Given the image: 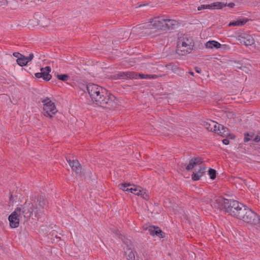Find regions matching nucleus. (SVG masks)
Wrapping results in <instances>:
<instances>
[{"instance_id":"obj_1","label":"nucleus","mask_w":260,"mask_h":260,"mask_svg":"<svg viewBox=\"0 0 260 260\" xmlns=\"http://www.w3.org/2000/svg\"><path fill=\"white\" fill-rule=\"evenodd\" d=\"M86 88L91 101L95 105L110 110L114 109L119 105L116 97L103 87L94 84H89Z\"/></svg>"},{"instance_id":"obj_2","label":"nucleus","mask_w":260,"mask_h":260,"mask_svg":"<svg viewBox=\"0 0 260 260\" xmlns=\"http://www.w3.org/2000/svg\"><path fill=\"white\" fill-rule=\"evenodd\" d=\"M165 18L158 16L150 20L149 22L139 24L133 27L134 32H143L145 34H152L159 31H165Z\"/></svg>"},{"instance_id":"obj_3","label":"nucleus","mask_w":260,"mask_h":260,"mask_svg":"<svg viewBox=\"0 0 260 260\" xmlns=\"http://www.w3.org/2000/svg\"><path fill=\"white\" fill-rule=\"evenodd\" d=\"M46 201L42 197H40L34 203L25 202L22 207L23 213L25 218H30L32 215L38 219L43 215L44 209L46 206Z\"/></svg>"},{"instance_id":"obj_4","label":"nucleus","mask_w":260,"mask_h":260,"mask_svg":"<svg viewBox=\"0 0 260 260\" xmlns=\"http://www.w3.org/2000/svg\"><path fill=\"white\" fill-rule=\"evenodd\" d=\"M193 46L192 39L187 35H182L178 39L176 52L180 55H185L191 52Z\"/></svg>"},{"instance_id":"obj_5","label":"nucleus","mask_w":260,"mask_h":260,"mask_svg":"<svg viewBox=\"0 0 260 260\" xmlns=\"http://www.w3.org/2000/svg\"><path fill=\"white\" fill-rule=\"evenodd\" d=\"M238 218L246 223L253 225L259 224L260 226V217L256 213L245 206L241 210Z\"/></svg>"},{"instance_id":"obj_6","label":"nucleus","mask_w":260,"mask_h":260,"mask_svg":"<svg viewBox=\"0 0 260 260\" xmlns=\"http://www.w3.org/2000/svg\"><path fill=\"white\" fill-rule=\"evenodd\" d=\"M22 207H17L15 211L9 216V220L10 221V225L12 228L18 227L20 220H23L25 222L28 220L29 218H25L24 214L23 213Z\"/></svg>"},{"instance_id":"obj_7","label":"nucleus","mask_w":260,"mask_h":260,"mask_svg":"<svg viewBox=\"0 0 260 260\" xmlns=\"http://www.w3.org/2000/svg\"><path fill=\"white\" fill-rule=\"evenodd\" d=\"M41 101L43 103V115L49 119H52L58 111L55 103L48 98L42 99Z\"/></svg>"},{"instance_id":"obj_8","label":"nucleus","mask_w":260,"mask_h":260,"mask_svg":"<svg viewBox=\"0 0 260 260\" xmlns=\"http://www.w3.org/2000/svg\"><path fill=\"white\" fill-rule=\"evenodd\" d=\"M244 207L243 204L236 200H229L225 211L238 218Z\"/></svg>"},{"instance_id":"obj_9","label":"nucleus","mask_w":260,"mask_h":260,"mask_svg":"<svg viewBox=\"0 0 260 260\" xmlns=\"http://www.w3.org/2000/svg\"><path fill=\"white\" fill-rule=\"evenodd\" d=\"M117 76L119 79H138V77L141 79H156L158 77L156 75L137 74L134 72H122L118 74Z\"/></svg>"},{"instance_id":"obj_10","label":"nucleus","mask_w":260,"mask_h":260,"mask_svg":"<svg viewBox=\"0 0 260 260\" xmlns=\"http://www.w3.org/2000/svg\"><path fill=\"white\" fill-rule=\"evenodd\" d=\"M115 235L119 236V238L123 241V248L124 252L128 260H135V252L133 251V246L131 241L128 239L123 240L121 235H119L117 232H115Z\"/></svg>"},{"instance_id":"obj_11","label":"nucleus","mask_w":260,"mask_h":260,"mask_svg":"<svg viewBox=\"0 0 260 260\" xmlns=\"http://www.w3.org/2000/svg\"><path fill=\"white\" fill-rule=\"evenodd\" d=\"M228 199H225L222 197H216L211 201V205L220 210L225 209L227 204H228Z\"/></svg>"},{"instance_id":"obj_12","label":"nucleus","mask_w":260,"mask_h":260,"mask_svg":"<svg viewBox=\"0 0 260 260\" xmlns=\"http://www.w3.org/2000/svg\"><path fill=\"white\" fill-rule=\"evenodd\" d=\"M237 40L241 44L246 46H252L254 44L255 40L250 35L246 33H241L238 35Z\"/></svg>"},{"instance_id":"obj_13","label":"nucleus","mask_w":260,"mask_h":260,"mask_svg":"<svg viewBox=\"0 0 260 260\" xmlns=\"http://www.w3.org/2000/svg\"><path fill=\"white\" fill-rule=\"evenodd\" d=\"M51 69L50 67H46L40 69V72L35 74V76L37 78H42L44 80L48 81L51 78L52 76L50 74Z\"/></svg>"},{"instance_id":"obj_14","label":"nucleus","mask_w":260,"mask_h":260,"mask_svg":"<svg viewBox=\"0 0 260 260\" xmlns=\"http://www.w3.org/2000/svg\"><path fill=\"white\" fill-rule=\"evenodd\" d=\"M144 230L148 231L150 235L152 236H156L159 238H164L165 237V233L158 226L151 225L145 228Z\"/></svg>"},{"instance_id":"obj_15","label":"nucleus","mask_w":260,"mask_h":260,"mask_svg":"<svg viewBox=\"0 0 260 260\" xmlns=\"http://www.w3.org/2000/svg\"><path fill=\"white\" fill-rule=\"evenodd\" d=\"M216 130L217 131H215V133H216L223 137H228L231 139H234L235 138V136L233 134H230L228 128L222 125L219 124Z\"/></svg>"},{"instance_id":"obj_16","label":"nucleus","mask_w":260,"mask_h":260,"mask_svg":"<svg viewBox=\"0 0 260 260\" xmlns=\"http://www.w3.org/2000/svg\"><path fill=\"white\" fill-rule=\"evenodd\" d=\"M165 31L173 30L176 28L179 22L176 20L169 18H165Z\"/></svg>"},{"instance_id":"obj_17","label":"nucleus","mask_w":260,"mask_h":260,"mask_svg":"<svg viewBox=\"0 0 260 260\" xmlns=\"http://www.w3.org/2000/svg\"><path fill=\"white\" fill-rule=\"evenodd\" d=\"M203 162L202 158L200 157H193L189 161V164L185 168V169L189 171L192 170L195 167L201 165Z\"/></svg>"},{"instance_id":"obj_18","label":"nucleus","mask_w":260,"mask_h":260,"mask_svg":"<svg viewBox=\"0 0 260 260\" xmlns=\"http://www.w3.org/2000/svg\"><path fill=\"white\" fill-rule=\"evenodd\" d=\"M202 125L208 131L215 132L219 124L211 120H207L203 121Z\"/></svg>"},{"instance_id":"obj_19","label":"nucleus","mask_w":260,"mask_h":260,"mask_svg":"<svg viewBox=\"0 0 260 260\" xmlns=\"http://www.w3.org/2000/svg\"><path fill=\"white\" fill-rule=\"evenodd\" d=\"M68 162L73 171H74L77 174H79L81 172V168L80 165L77 160H70Z\"/></svg>"},{"instance_id":"obj_20","label":"nucleus","mask_w":260,"mask_h":260,"mask_svg":"<svg viewBox=\"0 0 260 260\" xmlns=\"http://www.w3.org/2000/svg\"><path fill=\"white\" fill-rule=\"evenodd\" d=\"M205 171L206 169L205 167H200L199 169L197 172H193V174L191 175L192 179L194 181L199 180L205 173Z\"/></svg>"},{"instance_id":"obj_21","label":"nucleus","mask_w":260,"mask_h":260,"mask_svg":"<svg viewBox=\"0 0 260 260\" xmlns=\"http://www.w3.org/2000/svg\"><path fill=\"white\" fill-rule=\"evenodd\" d=\"M205 46L207 48L212 49L215 48L218 49L221 47V44L215 41H209L206 43Z\"/></svg>"},{"instance_id":"obj_22","label":"nucleus","mask_w":260,"mask_h":260,"mask_svg":"<svg viewBox=\"0 0 260 260\" xmlns=\"http://www.w3.org/2000/svg\"><path fill=\"white\" fill-rule=\"evenodd\" d=\"M148 211L152 215L153 214H159L160 212V209H159L158 205L155 203L152 208L150 209L148 208Z\"/></svg>"},{"instance_id":"obj_23","label":"nucleus","mask_w":260,"mask_h":260,"mask_svg":"<svg viewBox=\"0 0 260 260\" xmlns=\"http://www.w3.org/2000/svg\"><path fill=\"white\" fill-rule=\"evenodd\" d=\"M130 191L137 196H140L141 192V187L140 186H136L135 185L132 184V186L130 187Z\"/></svg>"},{"instance_id":"obj_24","label":"nucleus","mask_w":260,"mask_h":260,"mask_svg":"<svg viewBox=\"0 0 260 260\" xmlns=\"http://www.w3.org/2000/svg\"><path fill=\"white\" fill-rule=\"evenodd\" d=\"M16 61L20 66L23 67L26 66L27 63L25 56L23 55H21L20 57L17 59Z\"/></svg>"},{"instance_id":"obj_25","label":"nucleus","mask_w":260,"mask_h":260,"mask_svg":"<svg viewBox=\"0 0 260 260\" xmlns=\"http://www.w3.org/2000/svg\"><path fill=\"white\" fill-rule=\"evenodd\" d=\"M247 22L246 20H236L233 22H231L229 23L230 26H242Z\"/></svg>"},{"instance_id":"obj_26","label":"nucleus","mask_w":260,"mask_h":260,"mask_svg":"<svg viewBox=\"0 0 260 260\" xmlns=\"http://www.w3.org/2000/svg\"><path fill=\"white\" fill-rule=\"evenodd\" d=\"M131 186H132V184L126 183H121L119 185L120 189L124 191H130L129 189Z\"/></svg>"},{"instance_id":"obj_27","label":"nucleus","mask_w":260,"mask_h":260,"mask_svg":"<svg viewBox=\"0 0 260 260\" xmlns=\"http://www.w3.org/2000/svg\"><path fill=\"white\" fill-rule=\"evenodd\" d=\"M210 5L212 6V8L211 9H221L224 7H225L226 6V4H224L221 2H216Z\"/></svg>"},{"instance_id":"obj_28","label":"nucleus","mask_w":260,"mask_h":260,"mask_svg":"<svg viewBox=\"0 0 260 260\" xmlns=\"http://www.w3.org/2000/svg\"><path fill=\"white\" fill-rule=\"evenodd\" d=\"M56 77L58 80L62 81H66L69 79V76L67 74L57 75Z\"/></svg>"},{"instance_id":"obj_29","label":"nucleus","mask_w":260,"mask_h":260,"mask_svg":"<svg viewBox=\"0 0 260 260\" xmlns=\"http://www.w3.org/2000/svg\"><path fill=\"white\" fill-rule=\"evenodd\" d=\"M208 174L211 179H214L216 177V172L213 169H210L208 171Z\"/></svg>"},{"instance_id":"obj_30","label":"nucleus","mask_w":260,"mask_h":260,"mask_svg":"<svg viewBox=\"0 0 260 260\" xmlns=\"http://www.w3.org/2000/svg\"><path fill=\"white\" fill-rule=\"evenodd\" d=\"M253 137V136L252 135H250L248 133L245 134V135H244V142H247L252 140Z\"/></svg>"},{"instance_id":"obj_31","label":"nucleus","mask_w":260,"mask_h":260,"mask_svg":"<svg viewBox=\"0 0 260 260\" xmlns=\"http://www.w3.org/2000/svg\"><path fill=\"white\" fill-rule=\"evenodd\" d=\"M140 196H141V197L145 200H148L149 199V195L145 191L143 190L141 191Z\"/></svg>"},{"instance_id":"obj_32","label":"nucleus","mask_w":260,"mask_h":260,"mask_svg":"<svg viewBox=\"0 0 260 260\" xmlns=\"http://www.w3.org/2000/svg\"><path fill=\"white\" fill-rule=\"evenodd\" d=\"M211 8H212V6L210 5H203L199 7L198 10L200 11L205 9H211Z\"/></svg>"},{"instance_id":"obj_33","label":"nucleus","mask_w":260,"mask_h":260,"mask_svg":"<svg viewBox=\"0 0 260 260\" xmlns=\"http://www.w3.org/2000/svg\"><path fill=\"white\" fill-rule=\"evenodd\" d=\"M34 57V54L32 53H30L28 56L25 57V58L27 60V62L28 63L29 61H31Z\"/></svg>"},{"instance_id":"obj_34","label":"nucleus","mask_w":260,"mask_h":260,"mask_svg":"<svg viewBox=\"0 0 260 260\" xmlns=\"http://www.w3.org/2000/svg\"><path fill=\"white\" fill-rule=\"evenodd\" d=\"M228 138L224 139L222 140V142L224 145H228L229 144V139H230V138L227 137Z\"/></svg>"},{"instance_id":"obj_35","label":"nucleus","mask_w":260,"mask_h":260,"mask_svg":"<svg viewBox=\"0 0 260 260\" xmlns=\"http://www.w3.org/2000/svg\"><path fill=\"white\" fill-rule=\"evenodd\" d=\"M13 55L14 56L17 57V58H18V57H20L21 55H22V54L19 53V52H14L13 53Z\"/></svg>"},{"instance_id":"obj_36","label":"nucleus","mask_w":260,"mask_h":260,"mask_svg":"<svg viewBox=\"0 0 260 260\" xmlns=\"http://www.w3.org/2000/svg\"><path fill=\"white\" fill-rule=\"evenodd\" d=\"M253 141L256 142H259L260 141V136H256L255 137H254L253 138Z\"/></svg>"},{"instance_id":"obj_37","label":"nucleus","mask_w":260,"mask_h":260,"mask_svg":"<svg viewBox=\"0 0 260 260\" xmlns=\"http://www.w3.org/2000/svg\"><path fill=\"white\" fill-rule=\"evenodd\" d=\"M235 4L234 3H230L226 6L230 8H233L235 6Z\"/></svg>"},{"instance_id":"obj_38","label":"nucleus","mask_w":260,"mask_h":260,"mask_svg":"<svg viewBox=\"0 0 260 260\" xmlns=\"http://www.w3.org/2000/svg\"><path fill=\"white\" fill-rule=\"evenodd\" d=\"M195 70L198 73H200L201 72V70L200 68H198V67H196L195 68Z\"/></svg>"},{"instance_id":"obj_39","label":"nucleus","mask_w":260,"mask_h":260,"mask_svg":"<svg viewBox=\"0 0 260 260\" xmlns=\"http://www.w3.org/2000/svg\"><path fill=\"white\" fill-rule=\"evenodd\" d=\"M189 73L191 75H192V76H193V75H194V73H193V72H192V71H189Z\"/></svg>"},{"instance_id":"obj_40","label":"nucleus","mask_w":260,"mask_h":260,"mask_svg":"<svg viewBox=\"0 0 260 260\" xmlns=\"http://www.w3.org/2000/svg\"><path fill=\"white\" fill-rule=\"evenodd\" d=\"M12 198H13L12 195H11V196L10 197V200H12Z\"/></svg>"},{"instance_id":"obj_41","label":"nucleus","mask_w":260,"mask_h":260,"mask_svg":"<svg viewBox=\"0 0 260 260\" xmlns=\"http://www.w3.org/2000/svg\"><path fill=\"white\" fill-rule=\"evenodd\" d=\"M128 32H127V34H126V37H128Z\"/></svg>"}]
</instances>
